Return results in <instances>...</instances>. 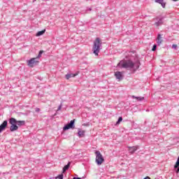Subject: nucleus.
<instances>
[{"label":"nucleus","mask_w":179,"mask_h":179,"mask_svg":"<svg viewBox=\"0 0 179 179\" xmlns=\"http://www.w3.org/2000/svg\"><path fill=\"white\" fill-rule=\"evenodd\" d=\"M9 124H10V132H15L19 129V127H23L26 125V122L24 120H17L15 117H10L9 119Z\"/></svg>","instance_id":"obj_1"},{"label":"nucleus","mask_w":179,"mask_h":179,"mask_svg":"<svg viewBox=\"0 0 179 179\" xmlns=\"http://www.w3.org/2000/svg\"><path fill=\"white\" fill-rule=\"evenodd\" d=\"M117 66L124 68L125 69H132L135 66V63L131 60H122L119 62Z\"/></svg>","instance_id":"obj_2"},{"label":"nucleus","mask_w":179,"mask_h":179,"mask_svg":"<svg viewBox=\"0 0 179 179\" xmlns=\"http://www.w3.org/2000/svg\"><path fill=\"white\" fill-rule=\"evenodd\" d=\"M100 47H101V40H100L99 38H96L94 41L92 48L93 53L96 56L99 55V53L100 52Z\"/></svg>","instance_id":"obj_3"},{"label":"nucleus","mask_w":179,"mask_h":179,"mask_svg":"<svg viewBox=\"0 0 179 179\" xmlns=\"http://www.w3.org/2000/svg\"><path fill=\"white\" fill-rule=\"evenodd\" d=\"M39 62L38 57H33L27 61V65L30 68H34L36 65H38Z\"/></svg>","instance_id":"obj_4"},{"label":"nucleus","mask_w":179,"mask_h":179,"mask_svg":"<svg viewBox=\"0 0 179 179\" xmlns=\"http://www.w3.org/2000/svg\"><path fill=\"white\" fill-rule=\"evenodd\" d=\"M96 154V162L99 166L103 164V162H104V158H103V155H101V153H100V151H96L95 152Z\"/></svg>","instance_id":"obj_5"},{"label":"nucleus","mask_w":179,"mask_h":179,"mask_svg":"<svg viewBox=\"0 0 179 179\" xmlns=\"http://www.w3.org/2000/svg\"><path fill=\"white\" fill-rule=\"evenodd\" d=\"M74 124H75V120H71V121L70 122V123L67 124L63 128L64 131H66V130H68V129H71L73 128Z\"/></svg>","instance_id":"obj_6"},{"label":"nucleus","mask_w":179,"mask_h":179,"mask_svg":"<svg viewBox=\"0 0 179 179\" xmlns=\"http://www.w3.org/2000/svg\"><path fill=\"white\" fill-rule=\"evenodd\" d=\"M8 127V121L4 120L3 123L0 125V134L3 131H5L6 129V127Z\"/></svg>","instance_id":"obj_7"},{"label":"nucleus","mask_w":179,"mask_h":179,"mask_svg":"<svg viewBox=\"0 0 179 179\" xmlns=\"http://www.w3.org/2000/svg\"><path fill=\"white\" fill-rule=\"evenodd\" d=\"M163 37H162V34H159L157 38V43L158 45H162V43H163Z\"/></svg>","instance_id":"obj_8"},{"label":"nucleus","mask_w":179,"mask_h":179,"mask_svg":"<svg viewBox=\"0 0 179 179\" xmlns=\"http://www.w3.org/2000/svg\"><path fill=\"white\" fill-rule=\"evenodd\" d=\"M138 150V146H132L129 148V152L133 155V153H135Z\"/></svg>","instance_id":"obj_9"},{"label":"nucleus","mask_w":179,"mask_h":179,"mask_svg":"<svg viewBox=\"0 0 179 179\" xmlns=\"http://www.w3.org/2000/svg\"><path fill=\"white\" fill-rule=\"evenodd\" d=\"M115 76L117 79H119V80H121V79H122V73L120 71H117L115 73Z\"/></svg>","instance_id":"obj_10"},{"label":"nucleus","mask_w":179,"mask_h":179,"mask_svg":"<svg viewBox=\"0 0 179 179\" xmlns=\"http://www.w3.org/2000/svg\"><path fill=\"white\" fill-rule=\"evenodd\" d=\"M75 76H78V73H70L66 75V79L69 80V79H71V78H75Z\"/></svg>","instance_id":"obj_11"},{"label":"nucleus","mask_w":179,"mask_h":179,"mask_svg":"<svg viewBox=\"0 0 179 179\" xmlns=\"http://www.w3.org/2000/svg\"><path fill=\"white\" fill-rule=\"evenodd\" d=\"M157 3H160L162 8H166V3H164V0H155Z\"/></svg>","instance_id":"obj_12"},{"label":"nucleus","mask_w":179,"mask_h":179,"mask_svg":"<svg viewBox=\"0 0 179 179\" xmlns=\"http://www.w3.org/2000/svg\"><path fill=\"white\" fill-rule=\"evenodd\" d=\"M85 132H86L85 130L79 129H78V136H80V137L85 136Z\"/></svg>","instance_id":"obj_13"},{"label":"nucleus","mask_w":179,"mask_h":179,"mask_svg":"<svg viewBox=\"0 0 179 179\" xmlns=\"http://www.w3.org/2000/svg\"><path fill=\"white\" fill-rule=\"evenodd\" d=\"M175 169H178V170L176 171V173H179V156L178 158L177 159V162L174 166Z\"/></svg>","instance_id":"obj_14"},{"label":"nucleus","mask_w":179,"mask_h":179,"mask_svg":"<svg viewBox=\"0 0 179 179\" xmlns=\"http://www.w3.org/2000/svg\"><path fill=\"white\" fill-rule=\"evenodd\" d=\"M132 99H136V100H138V101H142V100L145 99V97H141V96H131Z\"/></svg>","instance_id":"obj_15"},{"label":"nucleus","mask_w":179,"mask_h":179,"mask_svg":"<svg viewBox=\"0 0 179 179\" xmlns=\"http://www.w3.org/2000/svg\"><path fill=\"white\" fill-rule=\"evenodd\" d=\"M45 33V29L42 30V31H39L36 34V37H38L40 36H43V34H44Z\"/></svg>","instance_id":"obj_16"},{"label":"nucleus","mask_w":179,"mask_h":179,"mask_svg":"<svg viewBox=\"0 0 179 179\" xmlns=\"http://www.w3.org/2000/svg\"><path fill=\"white\" fill-rule=\"evenodd\" d=\"M71 166V162H69L67 165L64 166L63 168V173H65L68 169H69V166Z\"/></svg>","instance_id":"obj_17"},{"label":"nucleus","mask_w":179,"mask_h":179,"mask_svg":"<svg viewBox=\"0 0 179 179\" xmlns=\"http://www.w3.org/2000/svg\"><path fill=\"white\" fill-rule=\"evenodd\" d=\"M162 23H163V20H159L157 22H155V25L157 26V27H159V26L162 25Z\"/></svg>","instance_id":"obj_18"},{"label":"nucleus","mask_w":179,"mask_h":179,"mask_svg":"<svg viewBox=\"0 0 179 179\" xmlns=\"http://www.w3.org/2000/svg\"><path fill=\"white\" fill-rule=\"evenodd\" d=\"M122 122V117H120L118 120L116 122V124L119 125V124H120V122Z\"/></svg>","instance_id":"obj_19"},{"label":"nucleus","mask_w":179,"mask_h":179,"mask_svg":"<svg viewBox=\"0 0 179 179\" xmlns=\"http://www.w3.org/2000/svg\"><path fill=\"white\" fill-rule=\"evenodd\" d=\"M43 52H44V51H43V50H41L39 52V54H38V57H36V58H38V59H39V58L41 57V55H42Z\"/></svg>","instance_id":"obj_20"},{"label":"nucleus","mask_w":179,"mask_h":179,"mask_svg":"<svg viewBox=\"0 0 179 179\" xmlns=\"http://www.w3.org/2000/svg\"><path fill=\"white\" fill-rule=\"evenodd\" d=\"M64 179V175L63 174H60L57 177H56V179Z\"/></svg>","instance_id":"obj_21"},{"label":"nucleus","mask_w":179,"mask_h":179,"mask_svg":"<svg viewBox=\"0 0 179 179\" xmlns=\"http://www.w3.org/2000/svg\"><path fill=\"white\" fill-rule=\"evenodd\" d=\"M156 48H157V45H154L152 51H156Z\"/></svg>","instance_id":"obj_22"},{"label":"nucleus","mask_w":179,"mask_h":179,"mask_svg":"<svg viewBox=\"0 0 179 179\" xmlns=\"http://www.w3.org/2000/svg\"><path fill=\"white\" fill-rule=\"evenodd\" d=\"M62 108V105H60L58 108H57V111H59V110H61Z\"/></svg>","instance_id":"obj_23"},{"label":"nucleus","mask_w":179,"mask_h":179,"mask_svg":"<svg viewBox=\"0 0 179 179\" xmlns=\"http://www.w3.org/2000/svg\"><path fill=\"white\" fill-rule=\"evenodd\" d=\"M35 111H36V113H39L40 108H36L35 109Z\"/></svg>","instance_id":"obj_24"},{"label":"nucleus","mask_w":179,"mask_h":179,"mask_svg":"<svg viewBox=\"0 0 179 179\" xmlns=\"http://www.w3.org/2000/svg\"><path fill=\"white\" fill-rule=\"evenodd\" d=\"M172 48H175V49L177 48V45H174V44H173V45H172Z\"/></svg>","instance_id":"obj_25"},{"label":"nucleus","mask_w":179,"mask_h":179,"mask_svg":"<svg viewBox=\"0 0 179 179\" xmlns=\"http://www.w3.org/2000/svg\"><path fill=\"white\" fill-rule=\"evenodd\" d=\"M144 179H151V178L149 176H146Z\"/></svg>","instance_id":"obj_26"},{"label":"nucleus","mask_w":179,"mask_h":179,"mask_svg":"<svg viewBox=\"0 0 179 179\" xmlns=\"http://www.w3.org/2000/svg\"><path fill=\"white\" fill-rule=\"evenodd\" d=\"M73 179H82L80 178H73Z\"/></svg>","instance_id":"obj_27"},{"label":"nucleus","mask_w":179,"mask_h":179,"mask_svg":"<svg viewBox=\"0 0 179 179\" xmlns=\"http://www.w3.org/2000/svg\"><path fill=\"white\" fill-rule=\"evenodd\" d=\"M173 1H178V0H173Z\"/></svg>","instance_id":"obj_28"},{"label":"nucleus","mask_w":179,"mask_h":179,"mask_svg":"<svg viewBox=\"0 0 179 179\" xmlns=\"http://www.w3.org/2000/svg\"><path fill=\"white\" fill-rule=\"evenodd\" d=\"M34 1H36V0H34Z\"/></svg>","instance_id":"obj_29"}]
</instances>
